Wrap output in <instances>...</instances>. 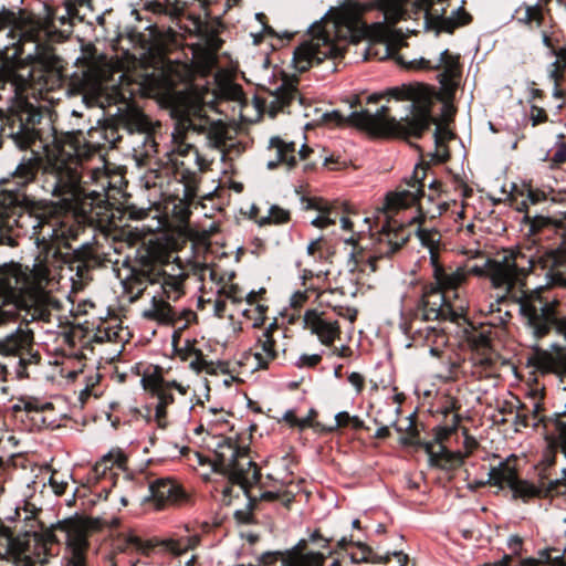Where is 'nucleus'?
<instances>
[{
	"mask_svg": "<svg viewBox=\"0 0 566 566\" xmlns=\"http://www.w3.org/2000/svg\"><path fill=\"white\" fill-rule=\"evenodd\" d=\"M14 228L31 230V238L38 245H65L69 239L75 238L76 231L60 222L57 217L48 216L38 210H28L18 205L10 193L0 195V242L14 245L11 232ZM51 280V271L46 262L38 259L30 273L20 264H10L0 269V323L12 314L2 306L33 308L40 315L53 303L45 285Z\"/></svg>",
	"mask_w": 566,
	"mask_h": 566,
	"instance_id": "nucleus-1",
	"label": "nucleus"
},
{
	"mask_svg": "<svg viewBox=\"0 0 566 566\" xmlns=\"http://www.w3.org/2000/svg\"><path fill=\"white\" fill-rule=\"evenodd\" d=\"M87 136L81 130L69 132L55 137L52 145L45 146L43 190L57 198L67 210L86 212V199H91L90 207L104 202L111 186L104 167L99 166L90 170V180L96 187L90 190L81 185L80 167L85 160L96 158L99 164H104L98 151L102 143L95 139V136H103V129H90Z\"/></svg>",
	"mask_w": 566,
	"mask_h": 566,
	"instance_id": "nucleus-2",
	"label": "nucleus"
},
{
	"mask_svg": "<svg viewBox=\"0 0 566 566\" xmlns=\"http://www.w3.org/2000/svg\"><path fill=\"white\" fill-rule=\"evenodd\" d=\"M395 99V103L406 102V114L397 119L390 116L389 112L394 109L390 105H382L375 112L363 109L360 112H350L347 117L338 111L325 113L324 118L327 122H334L337 125L346 123L352 124L371 135L397 137H419L429 128L432 117L430 115L431 101L426 87L421 85H401L387 90L384 93L368 96V103H376L381 98Z\"/></svg>",
	"mask_w": 566,
	"mask_h": 566,
	"instance_id": "nucleus-3",
	"label": "nucleus"
},
{
	"mask_svg": "<svg viewBox=\"0 0 566 566\" xmlns=\"http://www.w3.org/2000/svg\"><path fill=\"white\" fill-rule=\"evenodd\" d=\"M422 193L423 182L416 168L410 180L406 181L395 192L387 195L386 209L379 210L377 214V222H381V226L373 249L367 251L365 247L358 244L353 235L345 239L346 244L353 245L349 256L357 270L376 272L378 260L390 256L408 241L410 230L401 222L392 219L388 211L408 208L419 202Z\"/></svg>",
	"mask_w": 566,
	"mask_h": 566,
	"instance_id": "nucleus-4",
	"label": "nucleus"
},
{
	"mask_svg": "<svg viewBox=\"0 0 566 566\" xmlns=\"http://www.w3.org/2000/svg\"><path fill=\"white\" fill-rule=\"evenodd\" d=\"M535 265L548 270L552 282L563 286L556 274L566 273V248L538 251L535 256L517 250L504 251L494 259H488V277L494 289L511 293L524 286L527 274Z\"/></svg>",
	"mask_w": 566,
	"mask_h": 566,
	"instance_id": "nucleus-5",
	"label": "nucleus"
},
{
	"mask_svg": "<svg viewBox=\"0 0 566 566\" xmlns=\"http://www.w3.org/2000/svg\"><path fill=\"white\" fill-rule=\"evenodd\" d=\"M70 25L67 14L59 15L56 11L46 9L45 17H21L17 24L18 43L12 57L23 56L39 67L50 70L55 66L56 56L52 44L67 38L71 30L59 27Z\"/></svg>",
	"mask_w": 566,
	"mask_h": 566,
	"instance_id": "nucleus-6",
	"label": "nucleus"
},
{
	"mask_svg": "<svg viewBox=\"0 0 566 566\" xmlns=\"http://www.w3.org/2000/svg\"><path fill=\"white\" fill-rule=\"evenodd\" d=\"M358 13L353 9H342L334 22L317 23L310 28V38L303 41L294 51L293 63L297 71H307L313 64H319L325 59L338 57L345 45L343 40L335 41L334 35L339 28H345L353 35L359 28Z\"/></svg>",
	"mask_w": 566,
	"mask_h": 566,
	"instance_id": "nucleus-7",
	"label": "nucleus"
},
{
	"mask_svg": "<svg viewBox=\"0 0 566 566\" xmlns=\"http://www.w3.org/2000/svg\"><path fill=\"white\" fill-rule=\"evenodd\" d=\"M525 326L536 339L545 337L552 328L566 340V317H556L553 306L541 297V291L530 293L521 290L517 298Z\"/></svg>",
	"mask_w": 566,
	"mask_h": 566,
	"instance_id": "nucleus-8",
	"label": "nucleus"
},
{
	"mask_svg": "<svg viewBox=\"0 0 566 566\" xmlns=\"http://www.w3.org/2000/svg\"><path fill=\"white\" fill-rule=\"evenodd\" d=\"M214 465L230 479L241 485H251L259 481L256 464L249 455V449L238 444L232 438L219 437L214 447Z\"/></svg>",
	"mask_w": 566,
	"mask_h": 566,
	"instance_id": "nucleus-9",
	"label": "nucleus"
},
{
	"mask_svg": "<svg viewBox=\"0 0 566 566\" xmlns=\"http://www.w3.org/2000/svg\"><path fill=\"white\" fill-rule=\"evenodd\" d=\"M185 116L180 126L192 132L205 134L211 147L221 151V159L227 156L226 147L229 140V128L220 119H211L206 114L205 104L197 96H188L181 105Z\"/></svg>",
	"mask_w": 566,
	"mask_h": 566,
	"instance_id": "nucleus-10",
	"label": "nucleus"
},
{
	"mask_svg": "<svg viewBox=\"0 0 566 566\" xmlns=\"http://www.w3.org/2000/svg\"><path fill=\"white\" fill-rule=\"evenodd\" d=\"M157 272H133L122 281L124 292L130 302L136 301L146 290L147 285L158 286L169 300H178L184 294V282L187 274L179 268H171Z\"/></svg>",
	"mask_w": 566,
	"mask_h": 566,
	"instance_id": "nucleus-11",
	"label": "nucleus"
},
{
	"mask_svg": "<svg viewBox=\"0 0 566 566\" xmlns=\"http://www.w3.org/2000/svg\"><path fill=\"white\" fill-rule=\"evenodd\" d=\"M454 302L447 298L444 293L434 285L426 286L416 308V316L422 321L458 322L467 310L465 302L454 293Z\"/></svg>",
	"mask_w": 566,
	"mask_h": 566,
	"instance_id": "nucleus-12",
	"label": "nucleus"
},
{
	"mask_svg": "<svg viewBox=\"0 0 566 566\" xmlns=\"http://www.w3.org/2000/svg\"><path fill=\"white\" fill-rule=\"evenodd\" d=\"M142 384L154 398H156L154 420L159 428H167L170 424L171 410L170 406L174 403L172 389H176L180 395L185 396L188 391V386L182 385L176 380L168 381L157 371L146 374L142 378Z\"/></svg>",
	"mask_w": 566,
	"mask_h": 566,
	"instance_id": "nucleus-13",
	"label": "nucleus"
},
{
	"mask_svg": "<svg viewBox=\"0 0 566 566\" xmlns=\"http://www.w3.org/2000/svg\"><path fill=\"white\" fill-rule=\"evenodd\" d=\"M40 114L30 105L11 109L2 126V136L10 138L20 149L30 148L38 139L35 124Z\"/></svg>",
	"mask_w": 566,
	"mask_h": 566,
	"instance_id": "nucleus-14",
	"label": "nucleus"
},
{
	"mask_svg": "<svg viewBox=\"0 0 566 566\" xmlns=\"http://www.w3.org/2000/svg\"><path fill=\"white\" fill-rule=\"evenodd\" d=\"M447 0H416L415 6L423 11L424 24L428 29L440 32L451 33L453 30L467 22L468 13L462 8L452 10L449 17H446Z\"/></svg>",
	"mask_w": 566,
	"mask_h": 566,
	"instance_id": "nucleus-15",
	"label": "nucleus"
},
{
	"mask_svg": "<svg viewBox=\"0 0 566 566\" xmlns=\"http://www.w3.org/2000/svg\"><path fill=\"white\" fill-rule=\"evenodd\" d=\"M88 528L90 526L85 521H64L55 527V531L63 534L65 538L69 566H87Z\"/></svg>",
	"mask_w": 566,
	"mask_h": 566,
	"instance_id": "nucleus-16",
	"label": "nucleus"
},
{
	"mask_svg": "<svg viewBox=\"0 0 566 566\" xmlns=\"http://www.w3.org/2000/svg\"><path fill=\"white\" fill-rule=\"evenodd\" d=\"M459 59V55L452 54L449 50H443L436 63L428 59L420 57L409 61L406 63V66L418 70H441L442 72L439 74L440 83L444 88L453 90L461 75Z\"/></svg>",
	"mask_w": 566,
	"mask_h": 566,
	"instance_id": "nucleus-17",
	"label": "nucleus"
},
{
	"mask_svg": "<svg viewBox=\"0 0 566 566\" xmlns=\"http://www.w3.org/2000/svg\"><path fill=\"white\" fill-rule=\"evenodd\" d=\"M284 337V332L276 322H272L256 338L253 352L255 369H265L273 361L279 353L285 348L280 343Z\"/></svg>",
	"mask_w": 566,
	"mask_h": 566,
	"instance_id": "nucleus-18",
	"label": "nucleus"
},
{
	"mask_svg": "<svg viewBox=\"0 0 566 566\" xmlns=\"http://www.w3.org/2000/svg\"><path fill=\"white\" fill-rule=\"evenodd\" d=\"M337 317L328 311L308 310L304 314V324L323 345H331L340 336Z\"/></svg>",
	"mask_w": 566,
	"mask_h": 566,
	"instance_id": "nucleus-19",
	"label": "nucleus"
},
{
	"mask_svg": "<svg viewBox=\"0 0 566 566\" xmlns=\"http://www.w3.org/2000/svg\"><path fill=\"white\" fill-rule=\"evenodd\" d=\"M200 542L198 535H191L181 538H154L147 545H144L139 537L134 534H128L125 537L126 547H130L137 551L146 552L150 547L160 546L165 552H168L175 556H179L189 549H193Z\"/></svg>",
	"mask_w": 566,
	"mask_h": 566,
	"instance_id": "nucleus-20",
	"label": "nucleus"
},
{
	"mask_svg": "<svg viewBox=\"0 0 566 566\" xmlns=\"http://www.w3.org/2000/svg\"><path fill=\"white\" fill-rule=\"evenodd\" d=\"M455 431V427H437L434 429V441L422 443L430 461L438 465L455 467L462 463L461 451L452 452L443 444L444 440Z\"/></svg>",
	"mask_w": 566,
	"mask_h": 566,
	"instance_id": "nucleus-21",
	"label": "nucleus"
},
{
	"mask_svg": "<svg viewBox=\"0 0 566 566\" xmlns=\"http://www.w3.org/2000/svg\"><path fill=\"white\" fill-rule=\"evenodd\" d=\"M420 339L423 340L424 346L429 347L430 355L441 359L442 367L439 371V376L443 378L451 377L457 365L449 356H446V353L442 349L447 344V335L443 331L436 327H427L424 331H418L413 340L418 343Z\"/></svg>",
	"mask_w": 566,
	"mask_h": 566,
	"instance_id": "nucleus-22",
	"label": "nucleus"
},
{
	"mask_svg": "<svg viewBox=\"0 0 566 566\" xmlns=\"http://www.w3.org/2000/svg\"><path fill=\"white\" fill-rule=\"evenodd\" d=\"M6 554L0 553V566H31L34 562L31 556V543H35V534L11 538L3 536Z\"/></svg>",
	"mask_w": 566,
	"mask_h": 566,
	"instance_id": "nucleus-23",
	"label": "nucleus"
},
{
	"mask_svg": "<svg viewBox=\"0 0 566 566\" xmlns=\"http://www.w3.org/2000/svg\"><path fill=\"white\" fill-rule=\"evenodd\" d=\"M151 501L157 510L169 505H181L187 501L182 488L171 479H158L149 485Z\"/></svg>",
	"mask_w": 566,
	"mask_h": 566,
	"instance_id": "nucleus-24",
	"label": "nucleus"
},
{
	"mask_svg": "<svg viewBox=\"0 0 566 566\" xmlns=\"http://www.w3.org/2000/svg\"><path fill=\"white\" fill-rule=\"evenodd\" d=\"M175 113L178 116V122L176 124L175 130L172 132V149H171V161L174 165H186L185 159L188 161L197 163L199 155L198 150L189 143H186V134L191 130V128L181 127V120L185 116V111L182 106H178L175 108Z\"/></svg>",
	"mask_w": 566,
	"mask_h": 566,
	"instance_id": "nucleus-25",
	"label": "nucleus"
},
{
	"mask_svg": "<svg viewBox=\"0 0 566 566\" xmlns=\"http://www.w3.org/2000/svg\"><path fill=\"white\" fill-rule=\"evenodd\" d=\"M295 98H298L300 104L303 103L296 90V80L284 78L281 85L271 91L264 101L265 112L271 118H274L280 112H284Z\"/></svg>",
	"mask_w": 566,
	"mask_h": 566,
	"instance_id": "nucleus-26",
	"label": "nucleus"
},
{
	"mask_svg": "<svg viewBox=\"0 0 566 566\" xmlns=\"http://www.w3.org/2000/svg\"><path fill=\"white\" fill-rule=\"evenodd\" d=\"M270 147L275 149L276 161H269V168H274L277 164H283L291 169L297 164L298 159H306L313 151L312 148L305 144H302L296 150L295 142H286L281 137H272L270 139Z\"/></svg>",
	"mask_w": 566,
	"mask_h": 566,
	"instance_id": "nucleus-27",
	"label": "nucleus"
},
{
	"mask_svg": "<svg viewBox=\"0 0 566 566\" xmlns=\"http://www.w3.org/2000/svg\"><path fill=\"white\" fill-rule=\"evenodd\" d=\"M432 275L436 282V289L442 293L446 291H455L467 281L465 266H443L439 260L434 261L432 258Z\"/></svg>",
	"mask_w": 566,
	"mask_h": 566,
	"instance_id": "nucleus-28",
	"label": "nucleus"
},
{
	"mask_svg": "<svg viewBox=\"0 0 566 566\" xmlns=\"http://www.w3.org/2000/svg\"><path fill=\"white\" fill-rule=\"evenodd\" d=\"M169 301L160 289L155 291L149 306L142 313L143 317L159 324L172 323L175 321V312Z\"/></svg>",
	"mask_w": 566,
	"mask_h": 566,
	"instance_id": "nucleus-29",
	"label": "nucleus"
},
{
	"mask_svg": "<svg viewBox=\"0 0 566 566\" xmlns=\"http://www.w3.org/2000/svg\"><path fill=\"white\" fill-rule=\"evenodd\" d=\"M534 366L542 373L566 376V349L559 348L555 354L535 347Z\"/></svg>",
	"mask_w": 566,
	"mask_h": 566,
	"instance_id": "nucleus-30",
	"label": "nucleus"
},
{
	"mask_svg": "<svg viewBox=\"0 0 566 566\" xmlns=\"http://www.w3.org/2000/svg\"><path fill=\"white\" fill-rule=\"evenodd\" d=\"M33 335L30 329L18 327L15 332L0 340V353L11 356L25 350L32 343Z\"/></svg>",
	"mask_w": 566,
	"mask_h": 566,
	"instance_id": "nucleus-31",
	"label": "nucleus"
},
{
	"mask_svg": "<svg viewBox=\"0 0 566 566\" xmlns=\"http://www.w3.org/2000/svg\"><path fill=\"white\" fill-rule=\"evenodd\" d=\"M370 36L385 45V55H391L402 42V34L385 23L378 22L370 27Z\"/></svg>",
	"mask_w": 566,
	"mask_h": 566,
	"instance_id": "nucleus-32",
	"label": "nucleus"
},
{
	"mask_svg": "<svg viewBox=\"0 0 566 566\" xmlns=\"http://www.w3.org/2000/svg\"><path fill=\"white\" fill-rule=\"evenodd\" d=\"M325 556L322 553H301L300 544L294 546L284 559L283 566H323Z\"/></svg>",
	"mask_w": 566,
	"mask_h": 566,
	"instance_id": "nucleus-33",
	"label": "nucleus"
},
{
	"mask_svg": "<svg viewBox=\"0 0 566 566\" xmlns=\"http://www.w3.org/2000/svg\"><path fill=\"white\" fill-rule=\"evenodd\" d=\"M40 167V157L33 154L29 158H23L17 166L12 176L18 185L24 186L34 180Z\"/></svg>",
	"mask_w": 566,
	"mask_h": 566,
	"instance_id": "nucleus-34",
	"label": "nucleus"
},
{
	"mask_svg": "<svg viewBox=\"0 0 566 566\" xmlns=\"http://www.w3.org/2000/svg\"><path fill=\"white\" fill-rule=\"evenodd\" d=\"M336 295H338L336 291H323L318 294L319 305L326 306L325 311L332 312L333 315H337L348 319L349 322H354L357 316V311L348 306L334 304L333 298Z\"/></svg>",
	"mask_w": 566,
	"mask_h": 566,
	"instance_id": "nucleus-35",
	"label": "nucleus"
},
{
	"mask_svg": "<svg viewBox=\"0 0 566 566\" xmlns=\"http://www.w3.org/2000/svg\"><path fill=\"white\" fill-rule=\"evenodd\" d=\"M489 475L490 481L500 488L507 486L512 489L513 484L518 480L515 468L507 462L492 468Z\"/></svg>",
	"mask_w": 566,
	"mask_h": 566,
	"instance_id": "nucleus-36",
	"label": "nucleus"
},
{
	"mask_svg": "<svg viewBox=\"0 0 566 566\" xmlns=\"http://www.w3.org/2000/svg\"><path fill=\"white\" fill-rule=\"evenodd\" d=\"M543 228L563 231V235L566 237V212H558L553 216H535L532 221V229L541 230Z\"/></svg>",
	"mask_w": 566,
	"mask_h": 566,
	"instance_id": "nucleus-37",
	"label": "nucleus"
},
{
	"mask_svg": "<svg viewBox=\"0 0 566 566\" xmlns=\"http://www.w3.org/2000/svg\"><path fill=\"white\" fill-rule=\"evenodd\" d=\"M123 120L130 133H148L151 128L149 119L137 108L128 109L123 115Z\"/></svg>",
	"mask_w": 566,
	"mask_h": 566,
	"instance_id": "nucleus-38",
	"label": "nucleus"
},
{
	"mask_svg": "<svg viewBox=\"0 0 566 566\" xmlns=\"http://www.w3.org/2000/svg\"><path fill=\"white\" fill-rule=\"evenodd\" d=\"M217 63V55L207 48L199 49L193 54V67L201 75L209 74Z\"/></svg>",
	"mask_w": 566,
	"mask_h": 566,
	"instance_id": "nucleus-39",
	"label": "nucleus"
},
{
	"mask_svg": "<svg viewBox=\"0 0 566 566\" xmlns=\"http://www.w3.org/2000/svg\"><path fill=\"white\" fill-rule=\"evenodd\" d=\"M417 235L421 242V244L429 250L430 254V263H432V258L434 261L438 260V247L440 243V234L438 231L433 229H427L422 227L417 228Z\"/></svg>",
	"mask_w": 566,
	"mask_h": 566,
	"instance_id": "nucleus-40",
	"label": "nucleus"
},
{
	"mask_svg": "<svg viewBox=\"0 0 566 566\" xmlns=\"http://www.w3.org/2000/svg\"><path fill=\"white\" fill-rule=\"evenodd\" d=\"M144 9L153 13H167L179 15L184 12L186 3L181 0H175L172 4H165L158 0H147L143 4Z\"/></svg>",
	"mask_w": 566,
	"mask_h": 566,
	"instance_id": "nucleus-41",
	"label": "nucleus"
},
{
	"mask_svg": "<svg viewBox=\"0 0 566 566\" xmlns=\"http://www.w3.org/2000/svg\"><path fill=\"white\" fill-rule=\"evenodd\" d=\"M385 21L395 24L401 18L403 10L400 0H378Z\"/></svg>",
	"mask_w": 566,
	"mask_h": 566,
	"instance_id": "nucleus-42",
	"label": "nucleus"
},
{
	"mask_svg": "<svg viewBox=\"0 0 566 566\" xmlns=\"http://www.w3.org/2000/svg\"><path fill=\"white\" fill-rule=\"evenodd\" d=\"M511 491L513 492L514 497H520L523 501H527L533 497H541L539 485L532 484L526 480L518 479L515 484H513Z\"/></svg>",
	"mask_w": 566,
	"mask_h": 566,
	"instance_id": "nucleus-43",
	"label": "nucleus"
},
{
	"mask_svg": "<svg viewBox=\"0 0 566 566\" xmlns=\"http://www.w3.org/2000/svg\"><path fill=\"white\" fill-rule=\"evenodd\" d=\"M541 496H556L566 494V476L549 481H542L539 484Z\"/></svg>",
	"mask_w": 566,
	"mask_h": 566,
	"instance_id": "nucleus-44",
	"label": "nucleus"
},
{
	"mask_svg": "<svg viewBox=\"0 0 566 566\" xmlns=\"http://www.w3.org/2000/svg\"><path fill=\"white\" fill-rule=\"evenodd\" d=\"M315 209L319 211V214L311 222L314 227L326 228L336 222V213L326 203L316 205Z\"/></svg>",
	"mask_w": 566,
	"mask_h": 566,
	"instance_id": "nucleus-45",
	"label": "nucleus"
},
{
	"mask_svg": "<svg viewBox=\"0 0 566 566\" xmlns=\"http://www.w3.org/2000/svg\"><path fill=\"white\" fill-rule=\"evenodd\" d=\"M448 205L446 202L433 205L432 207L424 208L422 205L419 206L418 213L412 218V222H417L419 224L423 223L428 218L434 219L442 214L446 211Z\"/></svg>",
	"mask_w": 566,
	"mask_h": 566,
	"instance_id": "nucleus-46",
	"label": "nucleus"
},
{
	"mask_svg": "<svg viewBox=\"0 0 566 566\" xmlns=\"http://www.w3.org/2000/svg\"><path fill=\"white\" fill-rule=\"evenodd\" d=\"M49 408H51L50 402H42L41 400L34 397L20 398L18 402L13 406V409L15 411L23 410L27 412H39Z\"/></svg>",
	"mask_w": 566,
	"mask_h": 566,
	"instance_id": "nucleus-47",
	"label": "nucleus"
},
{
	"mask_svg": "<svg viewBox=\"0 0 566 566\" xmlns=\"http://www.w3.org/2000/svg\"><path fill=\"white\" fill-rule=\"evenodd\" d=\"M268 306H265L262 303H252L251 307H244L242 310V314L252 321L253 327H259L264 323L265 319V313H266Z\"/></svg>",
	"mask_w": 566,
	"mask_h": 566,
	"instance_id": "nucleus-48",
	"label": "nucleus"
},
{
	"mask_svg": "<svg viewBox=\"0 0 566 566\" xmlns=\"http://www.w3.org/2000/svg\"><path fill=\"white\" fill-rule=\"evenodd\" d=\"M562 558L560 555H557L554 557V562L552 563V556L548 549L542 552L539 554V558H527L520 562V566H566L564 565L559 559Z\"/></svg>",
	"mask_w": 566,
	"mask_h": 566,
	"instance_id": "nucleus-49",
	"label": "nucleus"
},
{
	"mask_svg": "<svg viewBox=\"0 0 566 566\" xmlns=\"http://www.w3.org/2000/svg\"><path fill=\"white\" fill-rule=\"evenodd\" d=\"M560 413H555L553 417L547 419V422L554 426L556 433V442L558 443L560 451L566 458V422L559 419Z\"/></svg>",
	"mask_w": 566,
	"mask_h": 566,
	"instance_id": "nucleus-50",
	"label": "nucleus"
},
{
	"mask_svg": "<svg viewBox=\"0 0 566 566\" xmlns=\"http://www.w3.org/2000/svg\"><path fill=\"white\" fill-rule=\"evenodd\" d=\"M554 54L556 55V60L549 65L548 74L555 82H559L563 77L564 70L566 69V50L560 49L558 51H554Z\"/></svg>",
	"mask_w": 566,
	"mask_h": 566,
	"instance_id": "nucleus-51",
	"label": "nucleus"
},
{
	"mask_svg": "<svg viewBox=\"0 0 566 566\" xmlns=\"http://www.w3.org/2000/svg\"><path fill=\"white\" fill-rule=\"evenodd\" d=\"M290 219V212L279 206H271L268 209V214L260 220L261 224L264 223H284Z\"/></svg>",
	"mask_w": 566,
	"mask_h": 566,
	"instance_id": "nucleus-52",
	"label": "nucleus"
},
{
	"mask_svg": "<svg viewBox=\"0 0 566 566\" xmlns=\"http://www.w3.org/2000/svg\"><path fill=\"white\" fill-rule=\"evenodd\" d=\"M101 459H106L107 460L106 468L109 471H112L115 468L123 469L125 467V463H126V457L118 449L111 450L108 453L104 454Z\"/></svg>",
	"mask_w": 566,
	"mask_h": 566,
	"instance_id": "nucleus-53",
	"label": "nucleus"
},
{
	"mask_svg": "<svg viewBox=\"0 0 566 566\" xmlns=\"http://www.w3.org/2000/svg\"><path fill=\"white\" fill-rule=\"evenodd\" d=\"M520 21L524 23L536 22L537 25L541 24L542 21V10L538 6H526L524 8L523 15L518 18Z\"/></svg>",
	"mask_w": 566,
	"mask_h": 566,
	"instance_id": "nucleus-54",
	"label": "nucleus"
},
{
	"mask_svg": "<svg viewBox=\"0 0 566 566\" xmlns=\"http://www.w3.org/2000/svg\"><path fill=\"white\" fill-rule=\"evenodd\" d=\"M474 366L483 369H489L494 364L493 354L491 350L475 352L472 356Z\"/></svg>",
	"mask_w": 566,
	"mask_h": 566,
	"instance_id": "nucleus-55",
	"label": "nucleus"
},
{
	"mask_svg": "<svg viewBox=\"0 0 566 566\" xmlns=\"http://www.w3.org/2000/svg\"><path fill=\"white\" fill-rule=\"evenodd\" d=\"M522 545H523V541L518 535H511L507 538V547H509L511 554H507V555L511 557H513L514 555H520L522 552ZM512 566H518L514 562V558H512Z\"/></svg>",
	"mask_w": 566,
	"mask_h": 566,
	"instance_id": "nucleus-56",
	"label": "nucleus"
},
{
	"mask_svg": "<svg viewBox=\"0 0 566 566\" xmlns=\"http://www.w3.org/2000/svg\"><path fill=\"white\" fill-rule=\"evenodd\" d=\"M475 352L491 350V338L488 334L481 332L472 337Z\"/></svg>",
	"mask_w": 566,
	"mask_h": 566,
	"instance_id": "nucleus-57",
	"label": "nucleus"
},
{
	"mask_svg": "<svg viewBox=\"0 0 566 566\" xmlns=\"http://www.w3.org/2000/svg\"><path fill=\"white\" fill-rule=\"evenodd\" d=\"M35 66H33L32 71H28L27 75L18 74L15 76L17 86L19 91H24L28 86H31L35 81Z\"/></svg>",
	"mask_w": 566,
	"mask_h": 566,
	"instance_id": "nucleus-58",
	"label": "nucleus"
},
{
	"mask_svg": "<svg viewBox=\"0 0 566 566\" xmlns=\"http://www.w3.org/2000/svg\"><path fill=\"white\" fill-rule=\"evenodd\" d=\"M322 357L318 354H303L298 357L296 365L300 368L314 367L321 361Z\"/></svg>",
	"mask_w": 566,
	"mask_h": 566,
	"instance_id": "nucleus-59",
	"label": "nucleus"
},
{
	"mask_svg": "<svg viewBox=\"0 0 566 566\" xmlns=\"http://www.w3.org/2000/svg\"><path fill=\"white\" fill-rule=\"evenodd\" d=\"M530 119L532 125L536 126L547 120V114L543 108L533 105L530 109Z\"/></svg>",
	"mask_w": 566,
	"mask_h": 566,
	"instance_id": "nucleus-60",
	"label": "nucleus"
},
{
	"mask_svg": "<svg viewBox=\"0 0 566 566\" xmlns=\"http://www.w3.org/2000/svg\"><path fill=\"white\" fill-rule=\"evenodd\" d=\"M224 294L228 300H231L233 303H240L243 301V291L234 285L231 284L228 287H224Z\"/></svg>",
	"mask_w": 566,
	"mask_h": 566,
	"instance_id": "nucleus-61",
	"label": "nucleus"
},
{
	"mask_svg": "<svg viewBox=\"0 0 566 566\" xmlns=\"http://www.w3.org/2000/svg\"><path fill=\"white\" fill-rule=\"evenodd\" d=\"M49 483H50V486L51 489L53 490V492L56 494V495H61L65 492V489L67 486V482L64 481V480H60L57 478V474L56 473H53L50 479H49Z\"/></svg>",
	"mask_w": 566,
	"mask_h": 566,
	"instance_id": "nucleus-62",
	"label": "nucleus"
},
{
	"mask_svg": "<svg viewBox=\"0 0 566 566\" xmlns=\"http://www.w3.org/2000/svg\"><path fill=\"white\" fill-rule=\"evenodd\" d=\"M407 431V436L400 438V443L405 446H411L416 443L417 430L413 427V423L410 418H408V426L405 429Z\"/></svg>",
	"mask_w": 566,
	"mask_h": 566,
	"instance_id": "nucleus-63",
	"label": "nucleus"
},
{
	"mask_svg": "<svg viewBox=\"0 0 566 566\" xmlns=\"http://www.w3.org/2000/svg\"><path fill=\"white\" fill-rule=\"evenodd\" d=\"M348 382L355 388L357 394H360L364 388L365 378L361 374L353 371L348 375Z\"/></svg>",
	"mask_w": 566,
	"mask_h": 566,
	"instance_id": "nucleus-64",
	"label": "nucleus"
}]
</instances>
